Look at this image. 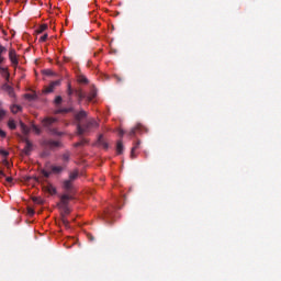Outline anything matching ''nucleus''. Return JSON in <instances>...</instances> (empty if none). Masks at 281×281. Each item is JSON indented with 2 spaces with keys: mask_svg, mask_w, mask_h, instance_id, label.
Instances as JSON below:
<instances>
[{
  "mask_svg": "<svg viewBox=\"0 0 281 281\" xmlns=\"http://www.w3.org/2000/svg\"><path fill=\"white\" fill-rule=\"evenodd\" d=\"M100 123L95 121V119H89L86 121V123H77V134L78 135H85V133H91L93 128H99Z\"/></svg>",
  "mask_w": 281,
  "mask_h": 281,
  "instance_id": "1",
  "label": "nucleus"
},
{
  "mask_svg": "<svg viewBox=\"0 0 281 281\" xmlns=\"http://www.w3.org/2000/svg\"><path fill=\"white\" fill-rule=\"evenodd\" d=\"M56 122H58V119L47 116L42 121V124H43L44 128H46V131H48V133H50V135L60 136V135H63V133L58 132V130L53 127L56 124Z\"/></svg>",
  "mask_w": 281,
  "mask_h": 281,
  "instance_id": "2",
  "label": "nucleus"
},
{
  "mask_svg": "<svg viewBox=\"0 0 281 281\" xmlns=\"http://www.w3.org/2000/svg\"><path fill=\"white\" fill-rule=\"evenodd\" d=\"M71 199H74V196L69 195V194H64L60 196V203H61V210L64 214H71V211L69 210V201H71Z\"/></svg>",
  "mask_w": 281,
  "mask_h": 281,
  "instance_id": "3",
  "label": "nucleus"
},
{
  "mask_svg": "<svg viewBox=\"0 0 281 281\" xmlns=\"http://www.w3.org/2000/svg\"><path fill=\"white\" fill-rule=\"evenodd\" d=\"M144 135V133H148V127L144 126L142 123H137L135 127H133L128 135L130 137H135V135Z\"/></svg>",
  "mask_w": 281,
  "mask_h": 281,
  "instance_id": "4",
  "label": "nucleus"
},
{
  "mask_svg": "<svg viewBox=\"0 0 281 281\" xmlns=\"http://www.w3.org/2000/svg\"><path fill=\"white\" fill-rule=\"evenodd\" d=\"M1 89L8 93L9 98L12 99L13 104H16V93L14 92V88L8 83H4L2 85Z\"/></svg>",
  "mask_w": 281,
  "mask_h": 281,
  "instance_id": "5",
  "label": "nucleus"
},
{
  "mask_svg": "<svg viewBox=\"0 0 281 281\" xmlns=\"http://www.w3.org/2000/svg\"><path fill=\"white\" fill-rule=\"evenodd\" d=\"M22 142L25 143V147L23 148L22 153L26 155V157H30V155H32L34 145L32 144V142H30L29 138H23Z\"/></svg>",
  "mask_w": 281,
  "mask_h": 281,
  "instance_id": "6",
  "label": "nucleus"
},
{
  "mask_svg": "<svg viewBox=\"0 0 281 281\" xmlns=\"http://www.w3.org/2000/svg\"><path fill=\"white\" fill-rule=\"evenodd\" d=\"M63 189L65 190L66 194H68V196H71L70 194H74V182L70 180H64Z\"/></svg>",
  "mask_w": 281,
  "mask_h": 281,
  "instance_id": "7",
  "label": "nucleus"
},
{
  "mask_svg": "<svg viewBox=\"0 0 281 281\" xmlns=\"http://www.w3.org/2000/svg\"><path fill=\"white\" fill-rule=\"evenodd\" d=\"M46 168L47 170H50L53 175H60L65 170V167L63 166H56V165H49V164L46 165Z\"/></svg>",
  "mask_w": 281,
  "mask_h": 281,
  "instance_id": "8",
  "label": "nucleus"
},
{
  "mask_svg": "<svg viewBox=\"0 0 281 281\" xmlns=\"http://www.w3.org/2000/svg\"><path fill=\"white\" fill-rule=\"evenodd\" d=\"M9 60L11 61V64L13 65V67L19 66V58L16 57V50L11 48L9 50Z\"/></svg>",
  "mask_w": 281,
  "mask_h": 281,
  "instance_id": "9",
  "label": "nucleus"
},
{
  "mask_svg": "<svg viewBox=\"0 0 281 281\" xmlns=\"http://www.w3.org/2000/svg\"><path fill=\"white\" fill-rule=\"evenodd\" d=\"M56 87H60V80H55V81L50 82V83L44 89V93H54V90L56 89Z\"/></svg>",
  "mask_w": 281,
  "mask_h": 281,
  "instance_id": "10",
  "label": "nucleus"
},
{
  "mask_svg": "<svg viewBox=\"0 0 281 281\" xmlns=\"http://www.w3.org/2000/svg\"><path fill=\"white\" fill-rule=\"evenodd\" d=\"M85 119H87V112L85 110L79 111L75 114V120L80 124Z\"/></svg>",
  "mask_w": 281,
  "mask_h": 281,
  "instance_id": "11",
  "label": "nucleus"
},
{
  "mask_svg": "<svg viewBox=\"0 0 281 281\" xmlns=\"http://www.w3.org/2000/svg\"><path fill=\"white\" fill-rule=\"evenodd\" d=\"M66 93L68 95V103L71 104V102H74V99L71 98V95H74V93H76V90H74V88H71V83H68Z\"/></svg>",
  "mask_w": 281,
  "mask_h": 281,
  "instance_id": "12",
  "label": "nucleus"
},
{
  "mask_svg": "<svg viewBox=\"0 0 281 281\" xmlns=\"http://www.w3.org/2000/svg\"><path fill=\"white\" fill-rule=\"evenodd\" d=\"M97 95H98V90H95V88H92L90 90V93L87 95L88 102H92L94 98H97Z\"/></svg>",
  "mask_w": 281,
  "mask_h": 281,
  "instance_id": "13",
  "label": "nucleus"
},
{
  "mask_svg": "<svg viewBox=\"0 0 281 281\" xmlns=\"http://www.w3.org/2000/svg\"><path fill=\"white\" fill-rule=\"evenodd\" d=\"M75 95H77L79 102L83 101L85 98H87V94H85V92H82V89H76Z\"/></svg>",
  "mask_w": 281,
  "mask_h": 281,
  "instance_id": "14",
  "label": "nucleus"
},
{
  "mask_svg": "<svg viewBox=\"0 0 281 281\" xmlns=\"http://www.w3.org/2000/svg\"><path fill=\"white\" fill-rule=\"evenodd\" d=\"M139 144H142V142L137 140L134 144V146L132 147V149H131V159H135V157H137V156H135V150H137V148H139Z\"/></svg>",
  "mask_w": 281,
  "mask_h": 281,
  "instance_id": "15",
  "label": "nucleus"
},
{
  "mask_svg": "<svg viewBox=\"0 0 281 281\" xmlns=\"http://www.w3.org/2000/svg\"><path fill=\"white\" fill-rule=\"evenodd\" d=\"M116 153L117 155H122V153H124V143H122V140H117L116 143Z\"/></svg>",
  "mask_w": 281,
  "mask_h": 281,
  "instance_id": "16",
  "label": "nucleus"
},
{
  "mask_svg": "<svg viewBox=\"0 0 281 281\" xmlns=\"http://www.w3.org/2000/svg\"><path fill=\"white\" fill-rule=\"evenodd\" d=\"M0 74L5 78L7 82L10 80V72L8 71V68L0 66Z\"/></svg>",
  "mask_w": 281,
  "mask_h": 281,
  "instance_id": "17",
  "label": "nucleus"
},
{
  "mask_svg": "<svg viewBox=\"0 0 281 281\" xmlns=\"http://www.w3.org/2000/svg\"><path fill=\"white\" fill-rule=\"evenodd\" d=\"M20 128H21L23 135H30V127H27V125H25V123L20 122Z\"/></svg>",
  "mask_w": 281,
  "mask_h": 281,
  "instance_id": "18",
  "label": "nucleus"
},
{
  "mask_svg": "<svg viewBox=\"0 0 281 281\" xmlns=\"http://www.w3.org/2000/svg\"><path fill=\"white\" fill-rule=\"evenodd\" d=\"M78 82L80 85H89V79H87V77L85 75H79L78 76Z\"/></svg>",
  "mask_w": 281,
  "mask_h": 281,
  "instance_id": "19",
  "label": "nucleus"
},
{
  "mask_svg": "<svg viewBox=\"0 0 281 281\" xmlns=\"http://www.w3.org/2000/svg\"><path fill=\"white\" fill-rule=\"evenodd\" d=\"M45 190H46V192H48V194H56V187H54L53 184H47L46 187H45Z\"/></svg>",
  "mask_w": 281,
  "mask_h": 281,
  "instance_id": "20",
  "label": "nucleus"
},
{
  "mask_svg": "<svg viewBox=\"0 0 281 281\" xmlns=\"http://www.w3.org/2000/svg\"><path fill=\"white\" fill-rule=\"evenodd\" d=\"M78 175H79L78 170L70 172L68 181H71L74 183V181H76V179H78Z\"/></svg>",
  "mask_w": 281,
  "mask_h": 281,
  "instance_id": "21",
  "label": "nucleus"
},
{
  "mask_svg": "<svg viewBox=\"0 0 281 281\" xmlns=\"http://www.w3.org/2000/svg\"><path fill=\"white\" fill-rule=\"evenodd\" d=\"M48 146L50 148H58V147H60V142H58V140H48Z\"/></svg>",
  "mask_w": 281,
  "mask_h": 281,
  "instance_id": "22",
  "label": "nucleus"
},
{
  "mask_svg": "<svg viewBox=\"0 0 281 281\" xmlns=\"http://www.w3.org/2000/svg\"><path fill=\"white\" fill-rule=\"evenodd\" d=\"M23 108H21V105H16V104H13L11 105V113H19V111H22Z\"/></svg>",
  "mask_w": 281,
  "mask_h": 281,
  "instance_id": "23",
  "label": "nucleus"
},
{
  "mask_svg": "<svg viewBox=\"0 0 281 281\" xmlns=\"http://www.w3.org/2000/svg\"><path fill=\"white\" fill-rule=\"evenodd\" d=\"M25 100H36V93H26L24 94Z\"/></svg>",
  "mask_w": 281,
  "mask_h": 281,
  "instance_id": "24",
  "label": "nucleus"
},
{
  "mask_svg": "<svg viewBox=\"0 0 281 281\" xmlns=\"http://www.w3.org/2000/svg\"><path fill=\"white\" fill-rule=\"evenodd\" d=\"M8 126L11 131L16 130V123L14 122V120H9Z\"/></svg>",
  "mask_w": 281,
  "mask_h": 281,
  "instance_id": "25",
  "label": "nucleus"
},
{
  "mask_svg": "<svg viewBox=\"0 0 281 281\" xmlns=\"http://www.w3.org/2000/svg\"><path fill=\"white\" fill-rule=\"evenodd\" d=\"M70 157H71V153L66 151L63 154L61 159L63 161H69Z\"/></svg>",
  "mask_w": 281,
  "mask_h": 281,
  "instance_id": "26",
  "label": "nucleus"
},
{
  "mask_svg": "<svg viewBox=\"0 0 281 281\" xmlns=\"http://www.w3.org/2000/svg\"><path fill=\"white\" fill-rule=\"evenodd\" d=\"M41 173L43 175V177H45L46 179H49V177H52V170L47 171L45 169H42Z\"/></svg>",
  "mask_w": 281,
  "mask_h": 281,
  "instance_id": "27",
  "label": "nucleus"
},
{
  "mask_svg": "<svg viewBox=\"0 0 281 281\" xmlns=\"http://www.w3.org/2000/svg\"><path fill=\"white\" fill-rule=\"evenodd\" d=\"M54 104H56V106L63 104V97L57 95L54 100Z\"/></svg>",
  "mask_w": 281,
  "mask_h": 281,
  "instance_id": "28",
  "label": "nucleus"
},
{
  "mask_svg": "<svg viewBox=\"0 0 281 281\" xmlns=\"http://www.w3.org/2000/svg\"><path fill=\"white\" fill-rule=\"evenodd\" d=\"M45 30H47V24H42L37 30V34H43Z\"/></svg>",
  "mask_w": 281,
  "mask_h": 281,
  "instance_id": "29",
  "label": "nucleus"
},
{
  "mask_svg": "<svg viewBox=\"0 0 281 281\" xmlns=\"http://www.w3.org/2000/svg\"><path fill=\"white\" fill-rule=\"evenodd\" d=\"M64 113H74V108H61V114Z\"/></svg>",
  "mask_w": 281,
  "mask_h": 281,
  "instance_id": "30",
  "label": "nucleus"
},
{
  "mask_svg": "<svg viewBox=\"0 0 281 281\" xmlns=\"http://www.w3.org/2000/svg\"><path fill=\"white\" fill-rule=\"evenodd\" d=\"M32 128L35 133V135H41V128L38 126H36L35 124L32 125Z\"/></svg>",
  "mask_w": 281,
  "mask_h": 281,
  "instance_id": "31",
  "label": "nucleus"
},
{
  "mask_svg": "<svg viewBox=\"0 0 281 281\" xmlns=\"http://www.w3.org/2000/svg\"><path fill=\"white\" fill-rule=\"evenodd\" d=\"M33 202H35L37 205H43L44 201L41 198H33Z\"/></svg>",
  "mask_w": 281,
  "mask_h": 281,
  "instance_id": "32",
  "label": "nucleus"
},
{
  "mask_svg": "<svg viewBox=\"0 0 281 281\" xmlns=\"http://www.w3.org/2000/svg\"><path fill=\"white\" fill-rule=\"evenodd\" d=\"M0 155H2V157H8V155H10V151L5 149H0Z\"/></svg>",
  "mask_w": 281,
  "mask_h": 281,
  "instance_id": "33",
  "label": "nucleus"
},
{
  "mask_svg": "<svg viewBox=\"0 0 281 281\" xmlns=\"http://www.w3.org/2000/svg\"><path fill=\"white\" fill-rule=\"evenodd\" d=\"M5 52H8V49L5 48V46L0 44V56H2V54H5Z\"/></svg>",
  "mask_w": 281,
  "mask_h": 281,
  "instance_id": "34",
  "label": "nucleus"
},
{
  "mask_svg": "<svg viewBox=\"0 0 281 281\" xmlns=\"http://www.w3.org/2000/svg\"><path fill=\"white\" fill-rule=\"evenodd\" d=\"M61 222L65 225V227H69V221L65 218V216H63Z\"/></svg>",
  "mask_w": 281,
  "mask_h": 281,
  "instance_id": "35",
  "label": "nucleus"
},
{
  "mask_svg": "<svg viewBox=\"0 0 281 281\" xmlns=\"http://www.w3.org/2000/svg\"><path fill=\"white\" fill-rule=\"evenodd\" d=\"M48 35L44 34L43 36L40 37L41 43H45V41H47Z\"/></svg>",
  "mask_w": 281,
  "mask_h": 281,
  "instance_id": "36",
  "label": "nucleus"
},
{
  "mask_svg": "<svg viewBox=\"0 0 281 281\" xmlns=\"http://www.w3.org/2000/svg\"><path fill=\"white\" fill-rule=\"evenodd\" d=\"M87 237H88V239H89L91 243H93V240H95V237H93V236L91 235V233H88V234H87Z\"/></svg>",
  "mask_w": 281,
  "mask_h": 281,
  "instance_id": "37",
  "label": "nucleus"
},
{
  "mask_svg": "<svg viewBox=\"0 0 281 281\" xmlns=\"http://www.w3.org/2000/svg\"><path fill=\"white\" fill-rule=\"evenodd\" d=\"M3 166H5L7 168H10V161H8V159H3L2 160Z\"/></svg>",
  "mask_w": 281,
  "mask_h": 281,
  "instance_id": "38",
  "label": "nucleus"
},
{
  "mask_svg": "<svg viewBox=\"0 0 281 281\" xmlns=\"http://www.w3.org/2000/svg\"><path fill=\"white\" fill-rule=\"evenodd\" d=\"M5 117V110H0V120Z\"/></svg>",
  "mask_w": 281,
  "mask_h": 281,
  "instance_id": "39",
  "label": "nucleus"
},
{
  "mask_svg": "<svg viewBox=\"0 0 281 281\" xmlns=\"http://www.w3.org/2000/svg\"><path fill=\"white\" fill-rule=\"evenodd\" d=\"M79 143L82 144V146H85V144H89V140H87V138H82Z\"/></svg>",
  "mask_w": 281,
  "mask_h": 281,
  "instance_id": "40",
  "label": "nucleus"
},
{
  "mask_svg": "<svg viewBox=\"0 0 281 281\" xmlns=\"http://www.w3.org/2000/svg\"><path fill=\"white\" fill-rule=\"evenodd\" d=\"M60 114H63V108L55 111V115H60Z\"/></svg>",
  "mask_w": 281,
  "mask_h": 281,
  "instance_id": "41",
  "label": "nucleus"
},
{
  "mask_svg": "<svg viewBox=\"0 0 281 281\" xmlns=\"http://www.w3.org/2000/svg\"><path fill=\"white\" fill-rule=\"evenodd\" d=\"M7 134L3 132V130L0 128V137L5 138Z\"/></svg>",
  "mask_w": 281,
  "mask_h": 281,
  "instance_id": "42",
  "label": "nucleus"
},
{
  "mask_svg": "<svg viewBox=\"0 0 281 281\" xmlns=\"http://www.w3.org/2000/svg\"><path fill=\"white\" fill-rule=\"evenodd\" d=\"M27 212H29L30 216H34V211H33L32 207H29V209H27Z\"/></svg>",
  "mask_w": 281,
  "mask_h": 281,
  "instance_id": "43",
  "label": "nucleus"
},
{
  "mask_svg": "<svg viewBox=\"0 0 281 281\" xmlns=\"http://www.w3.org/2000/svg\"><path fill=\"white\" fill-rule=\"evenodd\" d=\"M5 181H7L8 183H12L13 179H12V177H7V178H5Z\"/></svg>",
  "mask_w": 281,
  "mask_h": 281,
  "instance_id": "44",
  "label": "nucleus"
},
{
  "mask_svg": "<svg viewBox=\"0 0 281 281\" xmlns=\"http://www.w3.org/2000/svg\"><path fill=\"white\" fill-rule=\"evenodd\" d=\"M3 60H5V58L2 55H0V65H2Z\"/></svg>",
  "mask_w": 281,
  "mask_h": 281,
  "instance_id": "45",
  "label": "nucleus"
},
{
  "mask_svg": "<svg viewBox=\"0 0 281 281\" xmlns=\"http://www.w3.org/2000/svg\"><path fill=\"white\" fill-rule=\"evenodd\" d=\"M119 135H120L121 137H124V132H123V130H120V131H119Z\"/></svg>",
  "mask_w": 281,
  "mask_h": 281,
  "instance_id": "46",
  "label": "nucleus"
},
{
  "mask_svg": "<svg viewBox=\"0 0 281 281\" xmlns=\"http://www.w3.org/2000/svg\"><path fill=\"white\" fill-rule=\"evenodd\" d=\"M79 146H82V143L78 142L75 144V148H78Z\"/></svg>",
  "mask_w": 281,
  "mask_h": 281,
  "instance_id": "47",
  "label": "nucleus"
},
{
  "mask_svg": "<svg viewBox=\"0 0 281 281\" xmlns=\"http://www.w3.org/2000/svg\"><path fill=\"white\" fill-rule=\"evenodd\" d=\"M1 177H5V173L3 172V170H0V178Z\"/></svg>",
  "mask_w": 281,
  "mask_h": 281,
  "instance_id": "48",
  "label": "nucleus"
},
{
  "mask_svg": "<svg viewBox=\"0 0 281 281\" xmlns=\"http://www.w3.org/2000/svg\"><path fill=\"white\" fill-rule=\"evenodd\" d=\"M49 154L48 153H42V157H47Z\"/></svg>",
  "mask_w": 281,
  "mask_h": 281,
  "instance_id": "49",
  "label": "nucleus"
},
{
  "mask_svg": "<svg viewBox=\"0 0 281 281\" xmlns=\"http://www.w3.org/2000/svg\"><path fill=\"white\" fill-rule=\"evenodd\" d=\"M47 76H52V70H46Z\"/></svg>",
  "mask_w": 281,
  "mask_h": 281,
  "instance_id": "50",
  "label": "nucleus"
},
{
  "mask_svg": "<svg viewBox=\"0 0 281 281\" xmlns=\"http://www.w3.org/2000/svg\"><path fill=\"white\" fill-rule=\"evenodd\" d=\"M104 148H109V145L106 143L103 144Z\"/></svg>",
  "mask_w": 281,
  "mask_h": 281,
  "instance_id": "51",
  "label": "nucleus"
},
{
  "mask_svg": "<svg viewBox=\"0 0 281 281\" xmlns=\"http://www.w3.org/2000/svg\"><path fill=\"white\" fill-rule=\"evenodd\" d=\"M99 142H102V135L99 136Z\"/></svg>",
  "mask_w": 281,
  "mask_h": 281,
  "instance_id": "52",
  "label": "nucleus"
},
{
  "mask_svg": "<svg viewBox=\"0 0 281 281\" xmlns=\"http://www.w3.org/2000/svg\"><path fill=\"white\" fill-rule=\"evenodd\" d=\"M66 63H69V58L65 57Z\"/></svg>",
  "mask_w": 281,
  "mask_h": 281,
  "instance_id": "53",
  "label": "nucleus"
},
{
  "mask_svg": "<svg viewBox=\"0 0 281 281\" xmlns=\"http://www.w3.org/2000/svg\"><path fill=\"white\" fill-rule=\"evenodd\" d=\"M116 79L119 80V82H121V80H122V79H121L120 77H117V76H116Z\"/></svg>",
  "mask_w": 281,
  "mask_h": 281,
  "instance_id": "54",
  "label": "nucleus"
},
{
  "mask_svg": "<svg viewBox=\"0 0 281 281\" xmlns=\"http://www.w3.org/2000/svg\"><path fill=\"white\" fill-rule=\"evenodd\" d=\"M12 0H7V3H10Z\"/></svg>",
  "mask_w": 281,
  "mask_h": 281,
  "instance_id": "55",
  "label": "nucleus"
},
{
  "mask_svg": "<svg viewBox=\"0 0 281 281\" xmlns=\"http://www.w3.org/2000/svg\"><path fill=\"white\" fill-rule=\"evenodd\" d=\"M145 157H148V154L145 151Z\"/></svg>",
  "mask_w": 281,
  "mask_h": 281,
  "instance_id": "56",
  "label": "nucleus"
}]
</instances>
